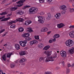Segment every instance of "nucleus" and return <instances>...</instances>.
<instances>
[{
    "instance_id": "nucleus-16",
    "label": "nucleus",
    "mask_w": 74,
    "mask_h": 74,
    "mask_svg": "<svg viewBox=\"0 0 74 74\" xmlns=\"http://www.w3.org/2000/svg\"><path fill=\"white\" fill-rule=\"evenodd\" d=\"M50 46L49 45H47L45 46L43 49V50L45 51H48L49 48H50Z\"/></svg>"
},
{
    "instance_id": "nucleus-49",
    "label": "nucleus",
    "mask_w": 74,
    "mask_h": 74,
    "mask_svg": "<svg viewBox=\"0 0 74 74\" xmlns=\"http://www.w3.org/2000/svg\"><path fill=\"white\" fill-rule=\"evenodd\" d=\"M66 73L69 74L70 73V69H66Z\"/></svg>"
},
{
    "instance_id": "nucleus-43",
    "label": "nucleus",
    "mask_w": 74,
    "mask_h": 74,
    "mask_svg": "<svg viewBox=\"0 0 74 74\" xmlns=\"http://www.w3.org/2000/svg\"><path fill=\"white\" fill-rule=\"evenodd\" d=\"M46 0L47 2L48 3H49V4H50L52 1V0Z\"/></svg>"
},
{
    "instance_id": "nucleus-9",
    "label": "nucleus",
    "mask_w": 74,
    "mask_h": 74,
    "mask_svg": "<svg viewBox=\"0 0 74 74\" xmlns=\"http://www.w3.org/2000/svg\"><path fill=\"white\" fill-rule=\"evenodd\" d=\"M60 10H62L64 11H66L67 10V7L66 6L63 5H61L60 7Z\"/></svg>"
},
{
    "instance_id": "nucleus-51",
    "label": "nucleus",
    "mask_w": 74,
    "mask_h": 74,
    "mask_svg": "<svg viewBox=\"0 0 74 74\" xmlns=\"http://www.w3.org/2000/svg\"><path fill=\"white\" fill-rule=\"evenodd\" d=\"M71 65L69 63L67 64L68 67H71Z\"/></svg>"
},
{
    "instance_id": "nucleus-6",
    "label": "nucleus",
    "mask_w": 74,
    "mask_h": 74,
    "mask_svg": "<svg viewBox=\"0 0 74 74\" xmlns=\"http://www.w3.org/2000/svg\"><path fill=\"white\" fill-rule=\"evenodd\" d=\"M20 45L22 47H25L26 44L27 43V40H25L24 41H21L19 42Z\"/></svg>"
},
{
    "instance_id": "nucleus-28",
    "label": "nucleus",
    "mask_w": 74,
    "mask_h": 74,
    "mask_svg": "<svg viewBox=\"0 0 74 74\" xmlns=\"http://www.w3.org/2000/svg\"><path fill=\"white\" fill-rule=\"evenodd\" d=\"M11 18V17H9L7 18H5L2 19L1 20V21H8V20H9Z\"/></svg>"
},
{
    "instance_id": "nucleus-38",
    "label": "nucleus",
    "mask_w": 74,
    "mask_h": 74,
    "mask_svg": "<svg viewBox=\"0 0 74 74\" xmlns=\"http://www.w3.org/2000/svg\"><path fill=\"white\" fill-rule=\"evenodd\" d=\"M49 43H52V42H53V39L52 38L50 39L49 41Z\"/></svg>"
},
{
    "instance_id": "nucleus-27",
    "label": "nucleus",
    "mask_w": 74,
    "mask_h": 74,
    "mask_svg": "<svg viewBox=\"0 0 74 74\" xmlns=\"http://www.w3.org/2000/svg\"><path fill=\"white\" fill-rule=\"evenodd\" d=\"M18 9V7H13L11 8H10V10L11 11H15V10H16Z\"/></svg>"
},
{
    "instance_id": "nucleus-44",
    "label": "nucleus",
    "mask_w": 74,
    "mask_h": 74,
    "mask_svg": "<svg viewBox=\"0 0 74 74\" xmlns=\"http://www.w3.org/2000/svg\"><path fill=\"white\" fill-rule=\"evenodd\" d=\"M51 10L52 11H55V8L53 7H51Z\"/></svg>"
},
{
    "instance_id": "nucleus-58",
    "label": "nucleus",
    "mask_w": 74,
    "mask_h": 74,
    "mask_svg": "<svg viewBox=\"0 0 74 74\" xmlns=\"http://www.w3.org/2000/svg\"><path fill=\"white\" fill-rule=\"evenodd\" d=\"M11 14H8V15H7V16H8V17H9V16H11Z\"/></svg>"
},
{
    "instance_id": "nucleus-14",
    "label": "nucleus",
    "mask_w": 74,
    "mask_h": 74,
    "mask_svg": "<svg viewBox=\"0 0 74 74\" xmlns=\"http://www.w3.org/2000/svg\"><path fill=\"white\" fill-rule=\"evenodd\" d=\"M60 16H61V14L59 13H58L56 14L55 16L56 19H60Z\"/></svg>"
},
{
    "instance_id": "nucleus-48",
    "label": "nucleus",
    "mask_w": 74,
    "mask_h": 74,
    "mask_svg": "<svg viewBox=\"0 0 74 74\" xmlns=\"http://www.w3.org/2000/svg\"><path fill=\"white\" fill-rule=\"evenodd\" d=\"M15 66V65L14 64H11V68H14Z\"/></svg>"
},
{
    "instance_id": "nucleus-10",
    "label": "nucleus",
    "mask_w": 74,
    "mask_h": 74,
    "mask_svg": "<svg viewBox=\"0 0 74 74\" xmlns=\"http://www.w3.org/2000/svg\"><path fill=\"white\" fill-rule=\"evenodd\" d=\"M69 36L72 38H74V31H72L70 32L69 33Z\"/></svg>"
},
{
    "instance_id": "nucleus-57",
    "label": "nucleus",
    "mask_w": 74,
    "mask_h": 74,
    "mask_svg": "<svg viewBox=\"0 0 74 74\" xmlns=\"http://www.w3.org/2000/svg\"><path fill=\"white\" fill-rule=\"evenodd\" d=\"M49 72H45V74H49Z\"/></svg>"
},
{
    "instance_id": "nucleus-5",
    "label": "nucleus",
    "mask_w": 74,
    "mask_h": 74,
    "mask_svg": "<svg viewBox=\"0 0 74 74\" xmlns=\"http://www.w3.org/2000/svg\"><path fill=\"white\" fill-rule=\"evenodd\" d=\"M26 1L25 0H22L18 1V2H16L17 4H19L16 5V7H20L22 6L23 4V3Z\"/></svg>"
},
{
    "instance_id": "nucleus-54",
    "label": "nucleus",
    "mask_w": 74,
    "mask_h": 74,
    "mask_svg": "<svg viewBox=\"0 0 74 74\" xmlns=\"http://www.w3.org/2000/svg\"><path fill=\"white\" fill-rule=\"evenodd\" d=\"M47 19H51V16H48L47 17Z\"/></svg>"
},
{
    "instance_id": "nucleus-18",
    "label": "nucleus",
    "mask_w": 74,
    "mask_h": 74,
    "mask_svg": "<svg viewBox=\"0 0 74 74\" xmlns=\"http://www.w3.org/2000/svg\"><path fill=\"white\" fill-rule=\"evenodd\" d=\"M26 59L25 58H22L20 59V60L19 61L20 63H23L25 62L26 61Z\"/></svg>"
},
{
    "instance_id": "nucleus-61",
    "label": "nucleus",
    "mask_w": 74,
    "mask_h": 74,
    "mask_svg": "<svg viewBox=\"0 0 74 74\" xmlns=\"http://www.w3.org/2000/svg\"><path fill=\"white\" fill-rule=\"evenodd\" d=\"M69 2H72V1H73V0H69Z\"/></svg>"
},
{
    "instance_id": "nucleus-19",
    "label": "nucleus",
    "mask_w": 74,
    "mask_h": 74,
    "mask_svg": "<svg viewBox=\"0 0 74 74\" xmlns=\"http://www.w3.org/2000/svg\"><path fill=\"white\" fill-rule=\"evenodd\" d=\"M24 12H22V10H18L17 12H16V14H18V15H23V14Z\"/></svg>"
},
{
    "instance_id": "nucleus-40",
    "label": "nucleus",
    "mask_w": 74,
    "mask_h": 74,
    "mask_svg": "<svg viewBox=\"0 0 74 74\" xmlns=\"http://www.w3.org/2000/svg\"><path fill=\"white\" fill-rule=\"evenodd\" d=\"M30 7V6L29 5H26L23 8V9H25V8H29Z\"/></svg>"
},
{
    "instance_id": "nucleus-3",
    "label": "nucleus",
    "mask_w": 74,
    "mask_h": 74,
    "mask_svg": "<svg viewBox=\"0 0 74 74\" xmlns=\"http://www.w3.org/2000/svg\"><path fill=\"white\" fill-rule=\"evenodd\" d=\"M38 22H39L40 23H44V21L45 20V18L44 17L41 16H38Z\"/></svg>"
},
{
    "instance_id": "nucleus-11",
    "label": "nucleus",
    "mask_w": 74,
    "mask_h": 74,
    "mask_svg": "<svg viewBox=\"0 0 74 74\" xmlns=\"http://www.w3.org/2000/svg\"><path fill=\"white\" fill-rule=\"evenodd\" d=\"M42 60L44 62H46V58L45 57H40L39 59V62H41Z\"/></svg>"
},
{
    "instance_id": "nucleus-25",
    "label": "nucleus",
    "mask_w": 74,
    "mask_h": 74,
    "mask_svg": "<svg viewBox=\"0 0 74 74\" xmlns=\"http://www.w3.org/2000/svg\"><path fill=\"white\" fill-rule=\"evenodd\" d=\"M27 29H28V31L30 33H31V32H33V30L32 29V28L31 27H28L27 28Z\"/></svg>"
},
{
    "instance_id": "nucleus-53",
    "label": "nucleus",
    "mask_w": 74,
    "mask_h": 74,
    "mask_svg": "<svg viewBox=\"0 0 74 74\" xmlns=\"http://www.w3.org/2000/svg\"><path fill=\"white\" fill-rule=\"evenodd\" d=\"M51 32L49 31L47 32V35H49V34H51Z\"/></svg>"
},
{
    "instance_id": "nucleus-2",
    "label": "nucleus",
    "mask_w": 74,
    "mask_h": 74,
    "mask_svg": "<svg viewBox=\"0 0 74 74\" xmlns=\"http://www.w3.org/2000/svg\"><path fill=\"white\" fill-rule=\"evenodd\" d=\"M65 44L67 47H71L73 46V45H74V42H73V40L69 39L66 41L65 42Z\"/></svg>"
},
{
    "instance_id": "nucleus-52",
    "label": "nucleus",
    "mask_w": 74,
    "mask_h": 74,
    "mask_svg": "<svg viewBox=\"0 0 74 74\" xmlns=\"http://www.w3.org/2000/svg\"><path fill=\"white\" fill-rule=\"evenodd\" d=\"M69 28L70 29H71V28H74V25H71L69 27Z\"/></svg>"
},
{
    "instance_id": "nucleus-15",
    "label": "nucleus",
    "mask_w": 74,
    "mask_h": 74,
    "mask_svg": "<svg viewBox=\"0 0 74 74\" xmlns=\"http://www.w3.org/2000/svg\"><path fill=\"white\" fill-rule=\"evenodd\" d=\"M32 23V21H25L24 24L25 25H30L31 23Z\"/></svg>"
},
{
    "instance_id": "nucleus-22",
    "label": "nucleus",
    "mask_w": 74,
    "mask_h": 74,
    "mask_svg": "<svg viewBox=\"0 0 74 74\" xmlns=\"http://www.w3.org/2000/svg\"><path fill=\"white\" fill-rule=\"evenodd\" d=\"M12 55H13V53H8L6 55V56L7 58H11V56Z\"/></svg>"
},
{
    "instance_id": "nucleus-45",
    "label": "nucleus",
    "mask_w": 74,
    "mask_h": 74,
    "mask_svg": "<svg viewBox=\"0 0 74 74\" xmlns=\"http://www.w3.org/2000/svg\"><path fill=\"white\" fill-rule=\"evenodd\" d=\"M45 14V12H40V15H43L44 14Z\"/></svg>"
},
{
    "instance_id": "nucleus-64",
    "label": "nucleus",
    "mask_w": 74,
    "mask_h": 74,
    "mask_svg": "<svg viewBox=\"0 0 74 74\" xmlns=\"http://www.w3.org/2000/svg\"><path fill=\"white\" fill-rule=\"evenodd\" d=\"M49 74H52V73L51 72H49Z\"/></svg>"
},
{
    "instance_id": "nucleus-46",
    "label": "nucleus",
    "mask_w": 74,
    "mask_h": 74,
    "mask_svg": "<svg viewBox=\"0 0 74 74\" xmlns=\"http://www.w3.org/2000/svg\"><path fill=\"white\" fill-rule=\"evenodd\" d=\"M7 1V0H4L2 1V3H1V4H4L5 3H6Z\"/></svg>"
},
{
    "instance_id": "nucleus-32",
    "label": "nucleus",
    "mask_w": 74,
    "mask_h": 74,
    "mask_svg": "<svg viewBox=\"0 0 74 74\" xmlns=\"http://www.w3.org/2000/svg\"><path fill=\"white\" fill-rule=\"evenodd\" d=\"M16 20H15L14 21H10L9 23L10 25H11V24H12V23H16Z\"/></svg>"
},
{
    "instance_id": "nucleus-33",
    "label": "nucleus",
    "mask_w": 74,
    "mask_h": 74,
    "mask_svg": "<svg viewBox=\"0 0 74 74\" xmlns=\"http://www.w3.org/2000/svg\"><path fill=\"white\" fill-rule=\"evenodd\" d=\"M24 29L22 27H20L18 29V31L20 32H23Z\"/></svg>"
},
{
    "instance_id": "nucleus-63",
    "label": "nucleus",
    "mask_w": 74,
    "mask_h": 74,
    "mask_svg": "<svg viewBox=\"0 0 74 74\" xmlns=\"http://www.w3.org/2000/svg\"><path fill=\"white\" fill-rule=\"evenodd\" d=\"M24 49H27V47H26L24 48Z\"/></svg>"
},
{
    "instance_id": "nucleus-62",
    "label": "nucleus",
    "mask_w": 74,
    "mask_h": 74,
    "mask_svg": "<svg viewBox=\"0 0 74 74\" xmlns=\"http://www.w3.org/2000/svg\"><path fill=\"white\" fill-rule=\"evenodd\" d=\"M17 0H13L12 1V2H15V1H16Z\"/></svg>"
},
{
    "instance_id": "nucleus-4",
    "label": "nucleus",
    "mask_w": 74,
    "mask_h": 74,
    "mask_svg": "<svg viewBox=\"0 0 74 74\" xmlns=\"http://www.w3.org/2000/svg\"><path fill=\"white\" fill-rule=\"evenodd\" d=\"M46 62H53L55 60V58L52 56H49L46 58Z\"/></svg>"
},
{
    "instance_id": "nucleus-31",
    "label": "nucleus",
    "mask_w": 74,
    "mask_h": 74,
    "mask_svg": "<svg viewBox=\"0 0 74 74\" xmlns=\"http://www.w3.org/2000/svg\"><path fill=\"white\" fill-rule=\"evenodd\" d=\"M25 40H27V41H31L32 40V38L29 37H27L25 38Z\"/></svg>"
},
{
    "instance_id": "nucleus-21",
    "label": "nucleus",
    "mask_w": 74,
    "mask_h": 74,
    "mask_svg": "<svg viewBox=\"0 0 74 74\" xmlns=\"http://www.w3.org/2000/svg\"><path fill=\"white\" fill-rule=\"evenodd\" d=\"M26 54V52L25 51H22L19 53V55L21 56H23Z\"/></svg>"
},
{
    "instance_id": "nucleus-35",
    "label": "nucleus",
    "mask_w": 74,
    "mask_h": 74,
    "mask_svg": "<svg viewBox=\"0 0 74 74\" xmlns=\"http://www.w3.org/2000/svg\"><path fill=\"white\" fill-rule=\"evenodd\" d=\"M34 44H38V41L36 40H33Z\"/></svg>"
},
{
    "instance_id": "nucleus-60",
    "label": "nucleus",
    "mask_w": 74,
    "mask_h": 74,
    "mask_svg": "<svg viewBox=\"0 0 74 74\" xmlns=\"http://www.w3.org/2000/svg\"><path fill=\"white\" fill-rule=\"evenodd\" d=\"M58 45H56L55 44H54L53 45V47H56V46H58Z\"/></svg>"
},
{
    "instance_id": "nucleus-59",
    "label": "nucleus",
    "mask_w": 74,
    "mask_h": 74,
    "mask_svg": "<svg viewBox=\"0 0 74 74\" xmlns=\"http://www.w3.org/2000/svg\"><path fill=\"white\" fill-rule=\"evenodd\" d=\"M53 41H56V38H54L53 39Z\"/></svg>"
},
{
    "instance_id": "nucleus-26",
    "label": "nucleus",
    "mask_w": 74,
    "mask_h": 74,
    "mask_svg": "<svg viewBox=\"0 0 74 74\" xmlns=\"http://www.w3.org/2000/svg\"><path fill=\"white\" fill-rule=\"evenodd\" d=\"M53 38H59L60 37V35L58 34H55L53 36Z\"/></svg>"
},
{
    "instance_id": "nucleus-1",
    "label": "nucleus",
    "mask_w": 74,
    "mask_h": 74,
    "mask_svg": "<svg viewBox=\"0 0 74 74\" xmlns=\"http://www.w3.org/2000/svg\"><path fill=\"white\" fill-rule=\"evenodd\" d=\"M38 10L37 8L32 7L29 10V14H36L38 12Z\"/></svg>"
},
{
    "instance_id": "nucleus-39",
    "label": "nucleus",
    "mask_w": 74,
    "mask_h": 74,
    "mask_svg": "<svg viewBox=\"0 0 74 74\" xmlns=\"http://www.w3.org/2000/svg\"><path fill=\"white\" fill-rule=\"evenodd\" d=\"M10 27L11 28H15V25L14 24H12L11 25Z\"/></svg>"
},
{
    "instance_id": "nucleus-30",
    "label": "nucleus",
    "mask_w": 74,
    "mask_h": 74,
    "mask_svg": "<svg viewBox=\"0 0 74 74\" xmlns=\"http://www.w3.org/2000/svg\"><path fill=\"white\" fill-rule=\"evenodd\" d=\"M2 58L4 61H5L6 60V54L3 55L2 56Z\"/></svg>"
},
{
    "instance_id": "nucleus-36",
    "label": "nucleus",
    "mask_w": 74,
    "mask_h": 74,
    "mask_svg": "<svg viewBox=\"0 0 74 74\" xmlns=\"http://www.w3.org/2000/svg\"><path fill=\"white\" fill-rule=\"evenodd\" d=\"M29 44L31 46H32V45H33L34 44L33 40L30 41L29 42Z\"/></svg>"
},
{
    "instance_id": "nucleus-13",
    "label": "nucleus",
    "mask_w": 74,
    "mask_h": 74,
    "mask_svg": "<svg viewBox=\"0 0 74 74\" xmlns=\"http://www.w3.org/2000/svg\"><path fill=\"white\" fill-rule=\"evenodd\" d=\"M64 26H65V24H64L61 23L57 25V27L60 29L64 27Z\"/></svg>"
},
{
    "instance_id": "nucleus-34",
    "label": "nucleus",
    "mask_w": 74,
    "mask_h": 74,
    "mask_svg": "<svg viewBox=\"0 0 74 74\" xmlns=\"http://www.w3.org/2000/svg\"><path fill=\"white\" fill-rule=\"evenodd\" d=\"M34 37L36 40H40L39 36L38 35L35 36Z\"/></svg>"
},
{
    "instance_id": "nucleus-47",
    "label": "nucleus",
    "mask_w": 74,
    "mask_h": 74,
    "mask_svg": "<svg viewBox=\"0 0 74 74\" xmlns=\"http://www.w3.org/2000/svg\"><path fill=\"white\" fill-rule=\"evenodd\" d=\"M69 11L70 12H73L74 11V9L70 8L69 9Z\"/></svg>"
},
{
    "instance_id": "nucleus-12",
    "label": "nucleus",
    "mask_w": 74,
    "mask_h": 74,
    "mask_svg": "<svg viewBox=\"0 0 74 74\" xmlns=\"http://www.w3.org/2000/svg\"><path fill=\"white\" fill-rule=\"evenodd\" d=\"M48 30V29L47 27H44L42 28L40 30L41 32H46Z\"/></svg>"
},
{
    "instance_id": "nucleus-55",
    "label": "nucleus",
    "mask_w": 74,
    "mask_h": 74,
    "mask_svg": "<svg viewBox=\"0 0 74 74\" xmlns=\"http://www.w3.org/2000/svg\"><path fill=\"white\" fill-rule=\"evenodd\" d=\"M4 31H5V29H3L1 31V33H3V32H4Z\"/></svg>"
},
{
    "instance_id": "nucleus-24",
    "label": "nucleus",
    "mask_w": 74,
    "mask_h": 74,
    "mask_svg": "<svg viewBox=\"0 0 74 74\" xmlns=\"http://www.w3.org/2000/svg\"><path fill=\"white\" fill-rule=\"evenodd\" d=\"M16 21V22H17L18 21L19 22H23V21H24V19L21 18H19L17 19Z\"/></svg>"
},
{
    "instance_id": "nucleus-20",
    "label": "nucleus",
    "mask_w": 74,
    "mask_h": 74,
    "mask_svg": "<svg viewBox=\"0 0 74 74\" xmlns=\"http://www.w3.org/2000/svg\"><path fill=\"white\" fill-rule=\"evenodd\" d=\"M15 48L17 50H18V49H20V45L18 44H16L15 45Z\"/></svg>"
},
{
    "instance_id": "nucleus-7",
    "label": "nucleus",
    "mask_w": 74,
    "mask_h": 74,
    "mask_svg": "<svg viewBox=\"0 0 74 74\" xmlns=\"http://www.w3.org/2000/svg\"><path fill=\"white\" fill-rule=\"evenodd\" d=\"M66 52L65 51H61L60 52V55L62 58H66Z\"/></svg>"
},
{
    "instance_id": "nucleus-29",
    "label": "nucleus",
    "mask_w": 74,
    "mask_h": 74,
    "mask_svg": "<svg viewBox=\"0 0 74 74\" xmlns=\"http://www.w3.org/2000/svg\"><path fill=\"white\" fill-rule=\"evenodd\" d=\"M52 56L54 58V59H55V58H56L57 57V53L55 52L52 55Z\"/></svg>"
},
{
    "instance_id": "nucleus-37",
    "label": "nucleus",
    "mask_w": 74,
    "mask_h": 74,
    "mask_svg": "<svg viewBox=\"0 0 74 74\" xmlns=\"http://www.w3.org/2000/svg\"><path fill=\"white\" fill-rule=\"evenodd\" d=\"M40 3H43L45 2V0H38Z\"/></svg>"
},
{
    "instance_id": "nucleus-41",
    "label": "nucleus",
    "mask_w": 74,
    "mask_h": 74,
    "mask_svg": "<svg viewBox=\"0 0 74 74\" xmlns=\"http://www.w3.org/2000/svg\"><path fill=\"white\" fill-rule=\"evenodd\" d=\"M25 35L26 36V37H27L30 36V33H25Z\"/></svg>"
},
{
    "instance_id": "nucleus-42",
    "label": "nucleus",
    "mask_w": 74,
    "mask_h": 74,
    "mask_svg": "<svg viewBox=\"0 0 74 74\" xmlns=\"http://www.w3.org/2000/svg\"><path fill=\"white\" fill-rule=\"evenodd\" d=\"M7 13L6 12H3V13H2L0 14V15H5V14H6Z\"/></svg>"
},
{
    "instance_id": "nucleus-23",
    "label": "nucleus",
    "mask_w": 74,
    "mask_h": 74,
    "mask_svg": "<svg viewBox=\"0 0 74 74\" xmlns=\"http://www.w3.org/2000/svg\"><path fill=\"white\" fill-rule=\"evenodd\" d=\"M44 44L42 43H40L38 45V47L39 48H42L44 47Z\"/></svg>"
},
{
    "instance_id": "nucleus-17",
    "label": "nucleus",
    "mask_w": 74,
    "mask_h": 74,
    "mask_svg": "<svg viewBox=\"0 0 74 74\" xmlns=\"http://www.w3.org/2000/svg\"><path fill=\"white\" fill-rule=\"evenodd\" d=\"M69 53H71V54H73V53H74V48L72 47V48H71L69 50Z\"/></svg>"
},
{
    "instance_id": "nucleus-50",
    "label": "nucleus",
    "mask_w": 74,
    "mask_h": 74,
    "mask_svg": "<svg viewBox=\"0 0 74 74\" xmlns=\"http://www.w3.org/2000/svg\"><path fill=\"white\" fill-rule=\"evenodd\" d=\"M23 37H24V38H26V34L25 33L23 35H22Z\"/></svg>"
},
{
    "instance_id": "nucleus-56",
    "label": "nucleus",
    "mask_w": 74,
    "mask_h": 74,
    "mask_svg": "<svg viewBox=\"0 0 74 74\" xmlns=\"http://www.w3.org/2000/svg\"><path fill=\"white\" fill-rule=\"evenodd\" d=\"M5 18V16H3L2 17H0V20H1V19H3V18Z\"/></svg>"
},
{
    "instance_id": "nucleus-8",
    "label": "nucleus",
    "mask_w": 74,
    "mask_h": 74,
    "mask_svg": "<svg viewBox=\"0 0 74 74\" xmlns=\"http://www.w3.org/2000/svg\"><path fill=\"white\" fill-rule=\"evenodd\" d=\"M52 51H47L43 52V53L47 56H50L52 54Z\"/></svg>"
}]
</instances>
